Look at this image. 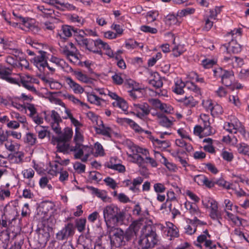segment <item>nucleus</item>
Returning a JSON list of instances; mask_svg holds the SVG:
<instances>
[{"label": "nucleus", "mask_w": 249, "mask_h": 249, "mask_svg": "<svg viewBox=\"0 0 249 249\" xmlns=\"http://www.w3.org/2000/svg\"><path fill=\"white\" fill-rule=\"evenodd\" d=\"M103 215L107 229L113 228V226L122 222L125 217V212L114 204L107 206L103 209Z\"/></svg>", "instance_id": "obj_1"}, {"label": "nucleus", "mask_w": 249, "mask_h": 249, "mask_svg": "<svg viewBox=\"0 0 249 249\" xmlns=\"http://www.w3.org/2000/svg\"><path fill=\"white\" fill-rule=\"evenodd\" d=\"M143 234L139 240L138 244L141 249H148L153 248L158 242L156 228L150 224L144 226L142 230Z\"/></svg>", "instance_id": "obj_2"}, {"label": "nucleus", "mask_w": 249, "mask_h": 249, "mask_svg": "<svg viewBox=\"0 0 249 249\" xmlns=\"http://www.w3.org/2000/svg\"><path fill=\"white\" fill-rule=\"evenodd\" d=\"M109 232L110 242L112 245L116 247H119L125 244L124 237V231L119 228H115L113 226V228L107 229Z\"/></svg>", "instance_id": "obj_3"}, {"label": "nucleus", "mask_w": 249, "mask_h": 249, "mask_svg": "<svg viewBox=\"0 0 249 249\" xmlns=\"http://www.w3.org/2000/svg\"><path fill=\"white\" fill-rule=\"evenodd\" d=\"M183 88L193 91L196 95L200 94V89L193 82L187 81L185 83L180 80H178L175 83L173 91L177 94H181L184 92Z\"/></svg>", "instance_id": "obj_4"}, {"label": "nucleus", "mask_w": 249, "mask_h": 249, "mask_svg": "<svg viewBox=\"0 0 249 249\" xmlns=\"http://www.w3.org/2000/svg\"><path fill=\"white\" fill-rule=\"evenodd\" d=\"M214 76L215 77H220L222 83L227 87L230 86L232 82L234 76L232 71H227L218 68L213 70Z\"/></svg>", "instance_id": "obj_5"}, {"label": "nucleus", "mask_w": 249, "mask_h": 249, "mask_svg": "<svg viewBox=\"0 0 249 249\" xmlns=\"http://www.w3.org/2000/svg\"><path fill=\"white\" fill-rule=\"evenodd\" d=\"M59 45L60 53L65 55L70 62H73L71 58V57H73L75 61L78 60L77 49L72 43L68 42L66 45H61V43H59Z\"/></svg>", "instance_id": "obj_6"}, {"label": "nucleus", "mask_w": 249, "mask_h": 249, "mask_svg": "<svg viewBox=\"0 0 249 249\" xmlns=\"http://www.w3.org/2000/svg\"><path fill=\"white\" fill-rule=\"evenodd\" d=\"M74 233V225L71 223H69L56 233V237L57 240L60 241L67 240L69 238L72 237Z\"/></svg>", "instance_id": "obj_7"}, {"label": "nucleus", "mask_w": 249, "mask_h": 249, "mask_svg": "<svg viewBox=\"0 0 249 249\" xmlns=\"http://www.w3.org/2000/svg\"><path fill=\"white\" fill-rule=\"evenodd\" d=\"M90 115V117H93V120L96 121L97 125L94 126L96 133L107 137H111V134L112 131L111 128L106 126L103 124V121L100 119H97L93 113H89V115Z\"/></svg>", "instance_id": "obj_8"}, {"label": "nucleus", "mask_w": 249, "mask_h": 249, "mask_svg": "<svg viewBox=\"0 0 249 249\" xmlns=\"http://www.w3.org/2000/svg\"><path fill=\"white\" fill-rule=\"evenodd\" d=\"M203 206L206 208H210V215L213 219H217L220 216L218 211L217 202L211 198H205L202 201Z\"/></svg>", "instance_id": "obj_9"}, {"label": "nucleus", "mask_w": 249, "mask_h": 249, "mask_svg": "<svg viewBox=\"0 0 249 249\" xmlns=\"http://www.w3.org/2000/svg\"><path fill=\"white\" fill-rule=\"evenodd\" d=\"M141 224L140 222H133L129 227L124 232V237L125 242L132 239H135L137 237V234L141 228Z\"/></svg>", "instance_id": "obj_10"}, {"label": "nucleus", "mask_w": 249, "mask_h": 249, "mask_svg": "<svg viewBox=\"0 0 249 249\" xmlns=\"http://www.w3.org/2000/svg\"><path fill=\"white\" fill-rule=\"evenodd\" d=\"M39 55L36 56L32 60L34 65L40 71H43L47 66V60L46 56V52L39 51Z\"/></svg>", "instance_id": "obj_11"}, {"label": "nucleus", "mask_w": 249, "mask_h": 249, "mask_svg": "<svg viewBox=\"0 0 249 249\" xmlns=\"http://www.w3.org/2000/svg\"><path fill=\"white\" fill-rule=\"evenodd\" d=\"M12 69L5 67H0V78L12 84H19V80L11 76Z\"/></svg>", "instance_id": "obj_12"}, {"label": "nucleus", "mask_w": 249, "mask_h": 249, "mask_svg": "<svg viewBox=\"0 0 249 249\" xmlns=\"http://www.w3.org/2000/svg\"><path fill=\"white\" fill-rule=\"evenodd\" d=\"M77 32L76 29L72 26L64 25H62L58 31L57 36H59L62 41H64L68 38L71 36L72 33Z\"/></svg>", "instance_id": "obj_13"}, {"label": "nucleus", "mask_w": 249, "mask_h": 249, "mask_svg": "<svg viewBox=\"0 0 249 249\" xmlns=\"http://www.w3.org/2000/svg\"><path fill=\"white\" fill-rule=\"evenodd\" d=\"M80 44L85 46L87 49L99 55L102 54L101 51L97 48L98 45L96 44V40L94 41L90 38H82Z\"/></svg>", "instance_id": "obj_14"}, {"label": "nucleus", "mask_w": 249, "mask_h": 249, "mask_svg": "<svg viewBox=\"0 0 249 249\" xmlns=\"http://www.w3.org/2000/svg\"><path fill=\"white\" fill-rule=\"evenodd\" d=\"M65 81L74 93L81 94L84 91L83 88L75 82L71 77H65Z\"/></svg>", "instance_id": "obj_15"}, {"label": "nucleus", "mask_w": 249, "mask_h": 249, "mask_svg": "<svg viewBox=\"0 0 249 249\" xmlns=\"http://www.w3.org/2000/svg\"><path fill=\"white\" fill-rule=\"evenodd\" d=\"M223 47L228 53H237L241 52V47L236 40L232 39L228 43L224 44Z\"/></svg>", "instance_id": "obj_16"}, {"label": "nucleus", "mask_w": 249, "mask_h": 249, "mask_svg": "<svg viewBox=\"0 0 249 249\" xmlns=\"http://www.w3.org/2000/svg\"><path fill=\"white\" fill-rule=\"evenodd\" d=\"M37 9L41 12V16L46 18H56L59 17V13L50 8H45L44 6L40 5L37 7Z\"/></svg>", "instance_id": "obj_17"}, {"label": "nucleus", "mask_w": 249, "mask_h": 249, "mask_svg": "<svg viewBox=\"0 0 249 249\" xmlns=\"http://www.w3.org/2000/svg\"><path fill=\"white\" fill-rule=\"evenodd\" d=\"M157 117L158 122L159 124L166 128H170L173 125V121L169 118L160 113H156L155 114H152Z\"/></svg>", "instance_id": "obj_18"}, {"label": "nucleus", "mask_w": 249, "mask_h": 249, "mask_svg": "<svg viewBox=\"0 0 249 249\" xmlns=\"http://www.w3.org/2000/svg\"><path fill=\"white\" fill-rule=\"evenodd\" d=\"M70 152H73V156L75 159H80L84 156L83 144H75L74 146L71 145Z\"/></svg>", "instance_id": "obj_19"}, {"label": "nucleus", "mask_w": 249, "mask_h": 249, "mask_svg": "<svg viewBox=\"0 0 249 249\" xmlns=\"http://www.w3.org/2000/svg\"><path fill=\"white\" fill-rule=\"evenodd\" d=\"M166 227H164V232L168 236L176 237L178 236V231L176 226L171 222L166 223Z\"/></svg>", "instance_id": "obj_20"}, {"label": "nucleus", "mask_w": 249, "mask_h": 249, "mask_svg": "<svg viewBox=\"0 0 249 249\" xmlns=\"http://www.w3.org/2000/svg\"><path fill=\"white\" fill-rule=\"evenodd\" d=\"M135 150L137 153H142V155L146 156L145 160H144V162L149 163L153 167L157 166V163L156 161L154 159L147 156V155L148 154V152L146 149H143L140 147H136Z\"/></svg>", "instance_id": "obj_21"}, {"label": "nucleus", "mask_w": 249, "mask_h": 249, "mask_svg": "<svg viewBox=\"0 0 249 249\" xmlns=\"http://www.w3.org/2000/svg\"><path fill=\"white\" fill-rule=\"evenodd\" d=\"M226 214L228 216V219L231 220L234 226L240 227L242 226L243 222L245 221L244 219L228 212H226Z\"/></svg>", "instance_id": "obj_22"}, {"label": "nucleus", "mask_w": 249, "mask_h": 249, "mask_svg": "<svg viewBox=\"0 0 249 249\" xmlns=\"http://www.w3.org/2000/svg\"><path fill=\"white\" fill-rule=\"evenodd\" d=\"M208 237H211V236L208 231L206 230L202 234L197 236L196 241L194 243L195 246L200 249H202V242L206 241Z\"/></svg>", "instance_id": "obj_23"}, {"label": "nucleus", "mask_w": 249, "mask_h": 249, "mask_svg": "<svg viewBox=\"0 0 249 249\" xmlns=\"http://www.w3.org/2000/svg\"><path fill=\"white\" fill-rule=\"evenodd\" d=\"M237 152L242 155L249 156V145L244 142L237 143L236 145Z\"/></svg>", "instance_id": "obj_24"}, {"label": "nucleus", "mask_w": 249, "mask_h": 249, "mask_svg": "<svg viewBox=\"0 0 249 249\" xmlns=\"http://www.w3.org/2000/svg\"><path fill=\"white\" fill-rule=\"evenodd\" d=\"M62 96L65 99H68L69 101L72 102L73 104L75 105H79L81 107H88L87 104L81 102L72 94L68 93H65L62 95Z\"/></svg>", "instance_id": "obj_25"}, {"label": "nucleus", "mask_w": 249, "mask_h": 249, "mask_svg": "<svg viewBox=\"0 0 249 249\" xmlns=\"http://www.w3.org/2000/svg\"><path fill=\"white\" fill-rule=\"evenodd\" d=\"M72 134L73 131L72 129L67 128L63 133L59 134L60 135L57 139H58L59 141L67 142L71 139Z\"/></svg>", "instance_id": "obj_26"}, {"label": "nucleus", "mask_w": 249, "mask_h": 249, "mask_svg": "<svg viewBox=\"0 0 249 249\" xmlns=\"http://www.w3.org/2000/svg\"><path fill=\"white\" fill-rule=\"evenodd\" d=\"M88 188L91 191L92 194L95 195L98 197L100 198L102 200L105 201L107 198V195L106 191L99 190L92 186L89 187Z\"/></svg>", "instance_id": "obj_27"}, {"label": "nucleus", "mask_w": 249, "mask_h": 249, "mask_svg": "<svg viewBox=\"0 0 249 249\" xmlns=\"http://www.w3.org/2000/svg\"><path fill=\"white\" fill-rule=\"evenodd\" d=\"M74 74L78 80L83 83L86 84H91L92 83V79L83 73L81 71H75Z\"/></svg>", "instance_id": "obj_28"}, {"label": "nucleus", "mask_w": 249, "mask_h": 249, "mask_svg": "<svg viewBox=\"0 0 249 249\" xmlns=\"http://www.w3.org/2000/svg\"><path fill=\"white\" fill-rule=\"evenodd\" d=\"M18 58L16 55H8L6 57L5 61L11 65L12 68H18L19 65Z\"/></svg>", "instance_id": "obj_29"}, {"label": "nucleus", "mask_w": 249, "mask_h": 249, "mask_svg": "<svg viewBox=\"0 0 249 249\" xmlns=\"http://www.w3.org/2000/svg\"><path fill=\"white\" fill-rule=\"evenodd\" d=\"M45 120L49 121L50 123L55 122H62V119L59 114L55 110H52L50 117L49 116L45 117Z\"/></svg>", "instance_id": "obj_30"}, {"label": "nucleus", "mask_w": 249, "mask_h": 249, "mask_svg": "<svg viewBox=\"0 0 249 249\" xmlns=\"http://www.w3.org/2000/svg\"><path fill=\"white\" fill-rule=\"evenodd\" d=\"M24 142L29 145L33 146L36 142V137L35 134L28 132L26 133L24 138Z\"/></svg>", "instance_id": "obj_31"}, {"label": "nucleus", "mask_w": 249, "mask_h": 249, "mask_svg": "<svg viewBox=\"0 0 249 249\" xmlns=\"http://www.w3.org/2000/svg\"><path fill=\"white\" fill-rule=\"evenodd\" d=\"M175 143L177 146L184 148L187 152H191L193 150V148L191 144L187 143L182 139H177Z\"/></svg>", "instance_id": "obj_32"}, {"label": "nucleus", "mask_w": 249, "mask_h": 249, "mask_svg": "<svg viewBox=\"0 0 249 249\" xmlns=\"http://www.w3.org/2000/svg\"><path fill=\"white\" fill-rule=\"evenodd\" d=\"M180 101L184 105L189 107H194L197 103L193 97L191 96L188 97H185V98L181 99Z\"/></svg>", "instance_id": "obj_33"}, {"label": "nucleus", "mask_w": 249, "mask_h": 249, "mask_svg": "<svg viewBox=\"0 0 249 249\" xmlns=\"http://www.w3.org/2000/svg\"><path fill=\"white\" fill-rule=\"evenodd\" d=\"M58 144L57 145V151L60 152L68 153L70 151L71 146L66 142L59 141L57 139Z\"/></svg>", "instance_id": "obj_34"}, {"label": "nucleus", "mask_w": 249, "mask_h": 249, "mask_svg": "<svg viewBox=\"0 0 249 249\" xmlns=\"http://www.w3.org/2000/svg\"><path fill=\"white\" fill-rule=\"evenodd\" d=\"M69 19L78 26H82L84 22V18L76 14L69 16Z\"/></svg>", "instance_id": "obj_35"}, {"label": "nucleus", "mask_w": 249, "mask_h": 249, "mask_svg": "<svg viewBox=\"0 0 249 249\" xmlns=\"http://www.w3.org/2000/svg\"><path fill=\"white\" fill-rule=\"evenodd\" d=\"M134 106L138 109V111H139V110L142 111V115H143V116L148 115L150 111V107L146 103H144V104H134Z\"/></svg>", "instance_id": "obj_36"}, {"label": "nucleus", "mask_w": 249, "mask_h": 249, "mask_svg": "<svg viewBox=\"0 0 249 249\" xmlns=\"http://www.w3.org/2000/svg\"><path fill=\"white\" fill-rule=\"evenodd\" d=\"M49 60L58 67L64 68L66 66H68V64L63 59L54 56H52Z\"/></svg>", "instance_id": "obj_37"}, {"label": "nucleus", "mask_w": 249, "mask_h": 249, "mask_svg": "<svg viewBox=\"0 0 249 249\" xmlns=\"http://www.w3.org/2000/svg\"><path fill=\"white\" fill-rule=\"evenodd\" d=\"M149 83L157 89L162 87L163 85L162 80L158 73L156 74V75H154V78L150 80Z\"/></svg>", "instance_id": "obj_38"}, {"label": "nucleus", "mask_w": 249, "mask_h": 249, "mask_svg": "<svg viewBox=\"0 0 249 249\" xmlns=\"http://www.w3.org/2000/svg\"><path fill=\"white\" fill-rule=\"evenodd\" d=\"M223 111L222 107L216 103H214L210 111L211 115L213 117L217 116L221 114Z\"/></svg>", "instance_id": "obj_39"}, {"label": "nucleus", "mask_w": 249, "mask_h": 249, "mask_svg": "<svg viewBox=\"0 0 249 249\" xmlns=\"http://www.w3.org/2000/svg\"><path fill=\"white\" fill-rule=\"evenodd\" d=\"M17 79L19 80V84H18V85H20V83H21L22 85L29 83H34L35 80V79L32 78L29 75H25L22 76H18Z\"/></svg>", "instance_id": "obj_40"}, {"label": "nucleus", "mask_w": 249, "mask_h": 249, "mask_svg": "<svg viewBox=\"0 0 249 249\" xmlns=\"http://www.w3.org/2000/svg\"><path fill=\"white\" fill-rule=\"evenodd\" d=\"M6 149L9 151L13 152L18 149V144L12 140H6V142L4 144Z\"/></svg>", "instance_id": "obj_41"}, {"label": "nucleus", "mask_w": 249, "mask_h": 249, "mask_svg": "<svg viewBox=\"0 0 249 249\" xmlns=\"http://www.w3.org/2000/svg\"><path fill=\"white\" fill-rule=\"evenodd\" d=\"M84 156L81 159V161L83 162L87 161L88 158L92 153V148L88 145H83Z\"/></svg>", "instance_id": "obj_42"}, {"label": "nucleus", "mask_w": 249, "mask_h": 249, "mask_svg": "<svg viewBox=\"0 0 249 249\" xmlns=\"http://www.w3.org/2000/svg\"><path fill=\"white\" fill-rule=\"evenodd\" d=\"M238 126V123H236L235 124H234L232 123H226L224 124V128L226 131L231 133H236L237 132Z\"/></svg>", "instance_id": "obj_43"}, {"label": "nucleus", "mask_w": 249, "mask_h": 249, "mask_svg": "<svg viewBox=\"0 0 249 249\" xmlns=\"http://www.w3.org/2000/svg\"><path fill=\"white\" fill-rule=\"evenodd\" d=\"M87 98L88 101L91 103V104H94L95 105L100 106L101 105V102L103 100L98 97L94 94H88L87 95Z\"/></svg>", "instance_id": "obj_44"}, {"label": "nucleus", "mask_w": 249, "mask_h": 249, "mask_svg": "<svg viewBox=\"0 0 249 249\" xmlns=\"http://www.w3.org/2000/svg\"><path fill=\"white\" fill-rule=\"evenodd\" d=\"M113 105L117 106L122 109L123 111H126L128 108L127 104L122 98H120L117 101L113 103Z\"/></svg>", "instance_id": "obj_45"}, {"label": "nucleus", "mask_w": 249, "mask_h": 249, "mask_svg": "<svg viewBox=\"0 0 249 249\" xmlns=\"http://www.w3.org/2000/svg\"><path fill=\"white\" fill-rule=\"evenodd\" d=\"M195 9L193 8L186 7L182 10H179L178 12V16L180 17H185L194 13Z\"/></svg>", "instance_id": "obj_46"}, {"label": "nucleus", "mask_w": 249, "mask_h": 249, "mask_svg": "<svg viewBox=\"0 0 249 249\" xmlns=\"http://www.w3.org/2000/svg\"><path fill=\"white\" fill-rule=\"evenodd\" d=\"M129 96L132 100H136L141 95V89L136 87H133V89L128 91Z\"/></svg>", "instance_id": "obj_47"}, {"label": "nucleus", "mask_w": 249, "mask_h": 249, "mask_svg": "<svg viewBox=\"0 0 249 249\" xmlns=\"http://www.w3.org/2000/svg\"><path fill=\"white\" fill-rule=\"evenodd\" d=\"M124 75L122 73H115L112 76V79L114 83L120 85L124 83Z\"/></svg>", "instance_id": "obj_48"}, {"label": "nucleus", "mask_w": 249, "mask_h": 249, "mask_svg": "<svg viewBox=\"0 0 249 249\" xmlns=\"http://www.w3.org/2000/svg\"><path fill=\"white\" fill-rule=\"evenodd\" d=\"M159 16L158 11H150L146 13V18L148 22H152L156 20Z\"/></svg>", "instance_id": "obj_49"}, {"label": "nucleus", "mask_w": 249, "mask_h": 249, "mask_svg": "<svg viewBox=\"0 0 249 249\" xmlns=\"http://www.w3.org/2000/svg\"><path fill=\"white\" fill-rule=\"evenodd\" d=\"M107 167L108 168L118 171L120 173H124L125 170V167L119 163H117L116 164H112V162L111 163H107Z\"/></svg>", "instance_id": "obj_50"}, {"label": "nucleus", "mask_w": 249, "mask_h": 249, "mask_svg": "<svg viewBox=\"0 0 249 249\" xmlns=\"http://www.w3.org/2000/svg\"><path fill=\"white\" fill-rule=\"evenodd\" d=\"M185 49L181 45H178L175 46L172 49L173 55L175 57H178L183 53Z\"/></svg>", "instance_id": "obj_51"}, {"label": "nucleus", "mask_w": 249, "mask_h": 249, "mask_svg": "<svg viewBox=\"0 0 249 249\" xmlns=\"http://www.w3.org/2000/svg\"><path fill=\"white\" fill-rule=\"evenodd\" d=\"M73 140L75 144H82V142L84 141V138L80 131V128H75V133Z\"/></svg>", "instance_id": "obj_52"}, {"label": "nucleus", "mask_w": 249, "mask_h": 249, "mask_svg": "<svg viewBox=\"0 0 249 249\" xmlns=\"http://www.w3.org/2000/svg\"><path fill=\"white\" fill-rule=\"evenodd\" d=\"M118 122L122 125L128 124L132 129L136 123L132 120L129 118H118Z\"/></svg>", "instance_id": "obj_53"}, {"label": "nucleus", "mask_w": 249, "mask_h": 249, "mask_svg": "<svg viewBox=\"0 0 249 249\" xmlns=\"http://www.w3.org/2000/svg\"><path fill=\"white\" fill-rule=\"evenodd\" d=\"M86 220L80 218L76 221L75 225L79 232L83 231L85 229Z\"/></svg>", "instance_id": "obj_54"}, {"label": "nucleus", "mask_w": 249, "mask_h": 249, "mask_svg": "<svg viewBox=\"0 0 249 249\" xmlns=\"http://www.w3.org/2000/svg\"><path fill=\"white\" fill-rule=\"evenodd\" d=\"M193 180L199 185H204L206 177L204 175H198L193 177Z\"/></svg>", "instance_id": "obj_55"}, {"label": "nucleus", "mask_w": 249, "mask_h": 249, "mask_svg": "<svg viewBox=\"0 0 249 249\" xmlns=\"http://www.w3.org/2000/svg\"><path fill=\"white\" fill-rule=\"evenodd\" d=\"M19 19L22 22V25L25 28L31 30L35 28L34 24L31 23L28 19H26L23 17H19Z\"/></svg>", "instance_id": "obj_56"}, {"label": "nucleus", "mask_w": 249, "mask_h": 249, "mask_svg": "<svg viewBox=\"0 0 249 249\" xmlns=\"http://www.w3.org/2000/svg\"><path fill=\"white\" fill-rule=\"evenodd\" d=\"M166 201L168 202L171 201L174 203H177L179 205V203L175 196V194L173 191H168L167 193Z\"/></svg>", "instance_id": "obj_57"}, {"label": "nucleus", "mask_w": 249, "mask_h": 249, "mask_svg": "<svg viewBox=\"0 0 249 249\" xmlns=\"http://www.w3.org/2000/svg\"><path fill=\"white\" fill-rule=\"evenodd\" d=\"M104 182L106 183V185L109 186L112 189H115L116 187H117V183L116 181L111 178L107 177L105 179H104Z\"/></svg>", "instance_id": "obj_58"}, {"label": "nucleus", "mask_w": 249, "mask_h": 249, "mask_svg": "<svg viewBox=\"0 0 249 249\" xmlns=\"http://www.w3.org/2000/svg\"><path fill=\"white\" fill-rule=\"evenodd\" d=\"M185 232L188 234H192L194 233L196 230V225L193 224L190 222L189 224L187 225L185 227Z\"/></svg>", "instance_id": "obj_59"}, {"label": "nucleus", "mask_w": 249, "mask_h": 249, "mask_svg": "<svg viewBox=\"0 0 249 249\" xmlns=\"http://www.w3.org/2000/svg\"><path fill=\"white\" fill-rule=\"evenodd\" d=\"M153 188L155 192L158 194L164 193L166 190L164 185L161 183H155Z\"/></svg>", "instance_id": "obj_60"}, {"label": "nucleus", "mask_w": 249, "mask_h": 249, "mask_svg": "<svg viewBox=\"0 0 249 249\" xmlns=\"http://www.w3.org/2000/svg\"><path fill=\"white\" fill-rule=\"evenodd\" d=\"M36 130L37 132L38 138L41 139H44L48 133L47 131L44 127H42L40 126H36Z\"/></svg>", "instance_id": "obj_61"}, {"label": "nucleus", "mask_w": 249, "mask_h": 249, "mask_svg": "<svg viewBox=\"0 0 249 249\" xmlns=\"http://www.w3.org/2000/svg\"><path fill=\"white\" fill-rule=\"evenodd\" d=\"M73 168L79 173H83L85 172L86 166L79 161H76L73 165Z\"/></svg>", "instance_id": "obj_62"}, {"label": "nucleus", "mask_w": 249, "mask_h": 249, "mask_svg": "<svg viewBox=\"0 0 249 249\" xmlns=\"http://www.w3.org/2000/svg\"><path fill=\"white\" fill-rule=\"evenodd\" d=\"M214 103L215 102H213V101L210 99L203 100L202 102V105L206 110L210 111Z\"/></svg>", "instance_id": "obj_63"}, {"label": "nucleus", "mask_w": 249, "mask_h": 249, "mask_svg": "<svg viewBox=\"0 0 249 249\" xmlns=\"http://www.w3.org/2000/svg\"><path fill=\"white\" fill-rule=\"evenodd\" d=\"M136 153V154L134 153L132 156L133 161L141 166L144 163V159L141 155L138 154L137 152Z\"/></svg>", "instance_id": "obj_64"}]
</instances>
